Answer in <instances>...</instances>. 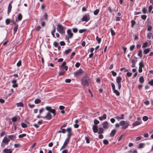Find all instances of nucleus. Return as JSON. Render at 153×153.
<instances>
[{
  "label": "nucleus",
  "instance_id": "58",
  "mask_svg": "<svg viewBox=\"0 0 153 153\" xmlns=\"http://www.w3.org/2000/svg\"><path fill=\"white\" fill-rule=\"evenodd\" d=\"M51 109V108L50 106H46L45 107V109L47 110L48 111H50Z\"/></svg>",
  "mask_w": 153,
  "mask_h": 153
},
{
  "label": "nucleus",
  "instance_id": "46",
  "mask_svg": "<svg viewBox=\"0 0 153 153\" xmlns=\"http://www.w3.org/2000/svg\"><path fill=\"white\" fill-rule=\"evenodd\" d=\"M28 105L29 107L30 108H33L35 106V105L31 104L30 103H29L28 104Z\"/></svg>",
  "mask_w": 153,
  "mask_h": 153
},
{
  "label": "nucleus",
  "instance_id": "3",
  "mask_svg": "<svg viewBox=\"0 0 153 153\" xmlns=\"http://www.w3.org/2000/svg\"><path fill=\"white\" fill-rule=\"evenodd\" d=\"M66 28L65 27L63 26L60 24H59L57 25L56 29L57 31L60 34H63L65 33Z\"/></svg>",
  "mask_w": 153,
  "mask_h": 153
},
{
  "label": "nucleus",
  "instance_id": "47",
  "mask_svg": "<svg viewBox=\"0 0 153 153\" xmlns=\"http://www.w3.org/2000/svg\"><path fill=\"white\" fill-rule=\"evenodd\" d=\"M142 11L143 13L146 14L147 12V10L145 7H143L142 9Z\"/></svg>",
  "mask_w": 153,
  "mask_h": 153
},
{
  "label": "nucleus",
  "instance_id": "26",
  "mask_svg": "<svg viewBox=\"0 0 153 153\" xmlns=\"http://www.w3.org/2000/svg\"><path fill=\"white\" fill-rule=\"evenodd\" d=\"M144 81V79L143 76H141L140 77L139 79V81L141 83H143Z\"/></svg>",
  "mask_w": 153,
  "mask_h": 153
},
{
  "label": "nucleus",
  "instance_id": "62",
  "mask_svg": "<svg viewBox=\"0 0 153 153\" xmlns=\"http://www.w3.org/2000/svg\"><path fill=\"white\" fill-rule=\"evenodd\" d=\"M65 39L67 41V42H68V43H70V41H69V39H70V38H69V37H67V36H66L65 37Z\"/></svg>",
  "mask_w": 153,
  "mask_h": 153
},
{
  "label": "nucleus",
  "instance_id": "44",
  "mask_svg": "<svg viewBox=\"0 0 153 153\" xmlns=\"http://www.w3.org/2000/svg\"><path fill=\"white\" fill-rule=\"evenodd\" d=\"M10 19H7L5 20V22L7 25H9L10 23Z\"/></svg>",
  "mask_w": 153,
  "mask_h": 153
},
{
  "label": "nucleus",
  "instance_id": "14",
  "mask_svg": "<svg viewBox=\"0 0 153 153\" xmlns=\"http://www.w3.org/2000/svg\"><path fill=\"white\" fill-rule=\"evenodd\" d=\"M11 82L13 84L12 85L13 88H16L18 87V85L16 83L17 80H13Z\"/></svg>",
  "mask_w": 153,
  "mask_h": 153
},
{
  "label": "nucleus",
  "instance_id": "50",
  "mask_svg": "<svg viewBox=\"0 0 153 153\" xmlns=\"http://www.w3.org/2000/svg\"><path fill=\"white\" fill-rule=\"evenodd\" d=\"M135 45H134L131 46L130 47L129 49L131 51H132L134 48Z\"/></svg>",
  "mask_w": 153,
  "mask_h": 153
},
{
  "label": "nucleus",
  "instance_id": "51",
  "mask_svg": "<svg viewBox=\"0 0 153 153\" xmlns=\"http://www.w3.org/2000/svg\"><path fill=\"white\" fill-rule=\"evenodd\" d=\"M147 45H148V43L146 42H145L143 44V46H142V48H146V47H147Z\"/></svg>",
  "mask_w": 153,
  "mask_h": 153
},
{
  "label": "nucleus",
  "instance_id": "16",
  "mask_svg": "<svg viewBox=\"0 0 153 153\" xmlns=\"http://www.w3.org/2000/svg\"><path fill=\"white\" fill-rule=\"evenodd\" d=\"M72 49L71 48L68 49L67 50H65L64 52L63 53L64 55H68V54L71 51Z\"/></svg>",
  "mask_w": 153,
  "mask_h": 153
},
{
  "label": "nucleus",
  "instance_id": "2",
  "mask_svg": "<svg viewBox=\"0 0 153 153\" xmlns=\"http://www.w3.org/2000/svg\"><path fill=\"white\" fill-rule=\"evenodd\" d=\"M90 79L87 76H84L81 79V84L83 86L88 87Z\"/></svg>",
  "mask_w": 153,
  "mask_h": 153
},
{
  "label": "nucleus",
  "instance_id": "4",
  "mask_svg": "<svg viewBox=\"0 0 153 153\" xmlns=\"http://www.w3.org/2000/svg\"><path fill=\"white\" fill-rule=\"evenodd\" d=\"M90 16L89 13L86 14L84 15L82 19V22H88L90 20Z\"/></svg>",
  "mask_w": 153,
  "mask_h": 153
},
{
  "label": "nucleus",
  "instance_id": "10",
  "mask_svg": "<svg viewBox=\"0 0 153 153\" xmlns=\"http://www.w3.org/2000/svg\"><path fill=\"white\" fill-rule=\"evenodd\" d=\"M10 141V139H9L8 137H5L2 140V142L6 145H7Z\"/></svg>",
  "mask_w": 153,
  "mask_h": 153
},
{
  "label": "nucleus",
  "instance_id": "11",
  "mask_svg": "<svg viewBox=\"0 0 153 153\" xmlns=\"http://www.w3.org/2000/svg\"><path fill=\"white\" fill-rule=\"evenodd\" d=\"M67 131L68 132L67 134L68 138H70L71 137L72 135V134L71 132L72 129L71 128H68L67 129Z\"/></svg>",
  "mask_w": 153,
  "mask_h": 153
},
{
  "label": "nucleus",
  "instance_id": "30",
  "mask_svg": "<svg viewBox=\"0 0 153 153\" xmlns=\"http://www.w3.org/2000/svg\"><path fill=\"white\" fill-rule=\"evenodd\" d=\"M139 146L138 147V148H142L144 147L145 146L144 143H140L139 144Z\"/></svg>",
  "mask_w": 153,
  "mask_h": 153
},
{
  "label": "nucleus",
  "instance_id": "19",
  "mask_svg": "<svg viewBox=\"0 0 153 153\" xmlns=\"http://www.w3.org/2000/svg\"><path fill=\"white\" fill-rule=\"evenodd\" d=\"M3 152L5 153H12V151L11 149H5L3 150Z\"/></svg>",
  "mask_w": 153,
  "mask_h": 153
},
{
  "label": "nucleus",
  "instance_id": "8",
  "mask_svg": "<svg viewBox=\"0 0 153 153\" xmlns=\"http://www.w3.org/2000/svg\"><path fill=\"white\" fill-rule=\"evenodd\" d=\"M41 117L43 119H46L48 120H50L52 118V116L50 113L48 112L47 113V114L43 117Z\"/></svg>",
  "mask_w": 153,
  "mask_h": 153
},
{
  "label": "nucleus",
  "instance_id": "38",
  "mask_svg": "<svg viewBox=\"0 0 153 153\" xmlns=\"http://www.w3.org/2000/svg\"><path fill=\"white\" fill-rule=\"evenodd\" d=\"M96 39L98 42V44H100L101 41V39L99 38L98 36H97L96 38Z\"/></svg>",
  "mask_w": 153,
  "mask_h": 153
},
{
  "label": "nucleus",
  "instance_id": "64",
  "mask_svg": "<svg viewBox=\"0 0 153 153\" xmlns=\"http://www.w3.org/2000/svg\"><path fill=\"white\" fill-rule=\"evenodd\" d=\"M80 66V64L79 62H77L76 63L75 66L76 68H79Z\"/></svg>",
  "mask_w": 153,
  "mask_h": 153
},
{
  "label": "nucleus",
  "instance_id": "60",
  "mask_svg": "<svg viewBox=\"0 0 153 153\" xmlns=\"http://www.w3.org/2000/svg\"><path fill=\"white\" fill-rule=\"evenodd\" d=\"M148 83L151 86H153V79L149 82Z\"/></svg>",
  "mask_w": 153,
  "mask_h": 153
},
{
  "label": "nucleus",
  "instance_id": "7",
  "mask_svg": "<svg viewBox=\"0 0 153 153\" xmlns=\"http://www.w3.org/2000/svg\"><path fill=\"white\" fill-rule=\"evenodd\" d=\"M137 61V58L134 56L131 60L132 65L131 67L132 68H134L135 67V65Z\"/></svg>",
  "mask_w": 153,
  "mask_h": 153
},
{
  "label": "nucleus",
  "instance_id": "6",
  "mask_svg": "<svg viewBox=\"0 0 153 153\" xmlns=\"http://www.w3.org/2000/svg\"><path fill=\"white\" fill-rule=\"evenodd\" d=\"M111 85L114 93L117 96H119L120 95V93L117 90L115 89V85L114 83H111Z\"/></svg>",
  "mask_w": 153,
  "mask_h": 153
},
{
  "label": "nucleus",
  "instance_id": "52",
  "mask_svg": "<svg viewBox=\"0 0 153 153\" xmlns=\"http://www.w3.org/2000/svg\"><path fill=\"white\" fill-rule=\"evenodd\" d=\"M21 126L23 128H26L27 126V125L24 123H22L21 124Z\"/></svg>",
  "mask_w": 153,
  "mask_h": 153
},
{
  "label": "nucleus",
  "instance_id": "54",
  "mask_svg": "<svg viewBox=\"0 0 153 153\" xmlns=\"http://www.w3.org/2000/svg\"><path fill=\"white\" fill-rule=\"evenodd\" d=\"M141 18L142 19L145 20L147 18V16L146 15H143L141 16Z\"/></svg>",
  "mask_w": 153,
  "mask_h": 153
},
{
  "label": "nucleus",
  "instance_id": "55",
  "mask_svg": "<svg viewBox=\"0 0 153 153\" xmlns=\"http://www.w3.org/2000/svg\"><path fill=\"white\" fill-rule=\"evenodd\" d=\"M86 30V29H83L79 30V32L80 33H82Z\"/></svg>",
  "mask_w": 153,
  "mask_h": 153
},
{
  "label": "nucleus",
  "instance_id": "28",
  "mask_svg": "<svg viewBox=\"0 0 153 153\" xmlns=\"http://www.w3.org/2000/svg\"><path fill=\"white\" fill-rule=\"evenodd\" d=\"M12 7V5H8V10H7V14L8 15L11 12V8Z\"/></svg>",
  "mask_w": 153,
  "mask_h": 153
},
{
  "label": "nucleus",
  "instance_id": "15",
  "mask_svg": "<svg viewBox=\"0 0 153 153\" xmlns=\"http://www.w3.org/2000/svg\"><path fill=\"white\" fill-rule=\"evenodd\" d=\"M124 114H121L120 116L118 115L114 117L117 120L123 119H124Z\"/></svg>",
  "mask_w": 153,
  "mask_h": 153
},
{
  "label": "nucleus",
  "instance_id": "63",
  "mask_svg": "<svg viewBox=\"0 0 153 153\" xmlns=\"http://www.w3.org/2000/svg\"><path fill=\"white\" fill-rule=\"evenodd\" d=\"M111 73L113 76H115L117 75V73L113 71H111Z\"/></svg>",
  "mask_w": 153,
  "mask_h": 153
},
{
  "label": "nucleus",
  "instance_id": "36",
  "mask_svg": "<svg viewBox=\"0 0 153 153\" xmlns=\"http://www.w3.org/2000/svg\"><path fill=\"white\" fill-rule=\"evenodd\" d=\"M85 140H86V143H90V139L89 137L88 136L85 137Z\"/></svg>",
  "mask_w": 153,
  "mask_h": 153
},
{
  "label": "nucleus",
  "instance_id": "42",
  "mask_svg": "<svg viewBox=\"0 0 153 153\" xmlns=\"http://www.w3.org/2000/svg\"><path fill=\"white\" fill-rule=\"evenodd\" d=\"M99 120H97L96 119H94V125H97L99 123Z\"/></svg>",
  "mask_w": 153,
  "mask_h": 153
},
{
  "label": "nucleus",
  "instance_id": "40",
  "mask_svg": "<svg viewBox=\"0 0 153 153\" xmlns=\"http://www.w3.org/2000/svg\"><path fill=\"white\" fill-rule=\"evenodd\" d=\"M26 136V134H21L19 135V138H22L24 137H25Z\"/></svg>",
  "mask_w": 153,
  "mask_h": 153
},
{
  "label": "nucleus",
  "instance_id": "34",
  "mask_svg": "<svg viewBox=\"0 0 153 153\" xmlns=\"http://www.w3.org/2000/svg\"><path fill=\"white\" fill-rule=\"evenodd\" d=\"M41 102V100L40 99H37L35 100L34 102L36 104H38Z\"/></svg>",
  "mask_w": 153,
  "mask_h": 153
},
{
  "label": "nucleus",
  "instance_id": "33",
  "mask_svg": "<svg viewBox=\"0 0 153 153\" xmlns=\"http://www.w3.org/2000/svg\"><path fill=\"white\" fill-rule=\"evenodd\" d=\"M137 55L141 58L142 57V51L141 50H140L139 51Z\"/></svg>",
  "mask_w": 153,
  "mask_h": 153
},
{
  "label": "nucleus",
  "instance_id": "12",
  "mask_svg": "<svg viewBox=\"0 0 153 153\" xmlns=\"http://www.w3.org/2000/svg\"><path fill=\"white\" fill-rule=\"evenodd\" d=\"M102 125L103 128L105 129H107L108 128L109 124L107 121H105L103 122L102 124Z\"/></svg>",
  "mask_w": 153,
  "mask_h": 153
},
{
  "label": "nucleus",
  "instance_id": "39",
  "mask_svg": "<svg viewBox=\"0 0 153 153\" xmlns=\"http://www.w3.org/2000/svg\"><path fill=\"white\" fill-rule=\"evenodd\" d=\"M131 27H133L134 25H135L136 23V22L134 20H132L131 21Z\"/></svg>",
  "mask_w": 153,
  "mask_h": 153
},
{
  "label": "nucleus",
  "instance_id": "32",
  "mask_svg": "<svg viewBox=\"0 0 153 153\" xmlns=\"http://www.w3.org/2000/svg\"><path fill=\"white\" fill-rule=\"evenodd\" d=\"M150 51V48H148L145 49L144 51V53L145 54H147Z\"/></svg>",
  "mask_w": 153,
  "mask_h": 153
},
{
  "label": "nucleus",
  "instance_id": "48",
  "mask_svg": "<svg viewBox=\"0 0 153 153\" xmlns=\"http://www.w3.org/2000/svg\"><path fill=\"white\" fill-rule=\"evenodd\" d=\"M103 143L106 145H108V144L109 142L107 140H103Z\"/></svg>",
  "mask_w": 153,
  "mask_h": 153
},
{
  "label": "nucleus",
  "instance_id": "1",
  "mask_svg": "<svg viewBox=\"0 0 153 153\" xmlns=\"http://www.w3.org/2000/svg\"><path fill=\"white\" fill-rule=\"evenodd\" d=\"M120 126H122L121 128L123 130H125L129 126V123L128 122H126L124 120H122L120 121L119 124L117 123L115 125V127L117 128H119Z\"/></svg>",
  "mask_w": 153,
  "mask_h": 153
},
{
  "label": "nucleus",
  "instance_id": "37",
  "mask_svg": "<svg viewBox=\"0 0 153 153\" xmlns=\"http://www.w3.org/2000/svg\"><path fill=\"white\" fill-rule=\"evenodd\" d=\"M110 30L111 35L113 36H115V33L114 32L112 28H111L110 29Z\"/></svg>",
  "mask_w": 153,
  "mask_h": 153
},
{
  "label": "nucleus",
  "instance_id": "21",
  "mask_svg": "<svg viewBox=\"0 0 153 153\" xmlns=\"http://www.w3.org/2000/svg\"><path fill=\"white\" fill-rule=\"evenodd\" d=\"M107 115L106 114H104L102 116L99 117V119L100 121L105 120L106 118Z\"/></svg>",
  "mask_w": 153,
  "mask_h": 153
},
{
  "label": "nucleus",
  "instance_id": "20",
  "mask_svg": "<svg viewBox=\"0 0 153 153\" xmlns=\"http://www.w3.org/2000/svg\"><path fill=\"white\" fill-rule=\"evenodd\" d=\"M22 15L21 13H19L18 14L17 19H16V21L18 22L19 21H20L22 20Z\"/></svg>",
  "mask_w": 153,
  "mask_h": 153
},
{
  "label": "nucleus",
  "instance_id": "31",
  "mask_svg": "<svg viewBox=\"0 0 153 153\" xmlns=\"http://www.w3.org/2000/svg\"><path fill=\"white\" fill-rule=\"evenodd\" d=\"M104 131V130L103 128H100L99 129V131L98 132V133L99 134H101L103 133Z\"/></svg>",
  "mask_w": 153,
  "mask_h": 153
},
{
  "label": "nucleus",
  "instance_id": "13",
  "mask_svg": "<svg viewBox=\"0 0 153 153\" xmlns=\"http://www.w3.org/2000/svg\"><path fill=\"white\" fill-rule=\"evenodd\" d=\"M8 137L10 139V140H14L16 138V134L9 135L8 136Z\"/></svg>",
  "mask_w": 153,
  "mask_h": 153
},
{
  "label": "nucleus",
  "instance_id": "18",
  "mask_svg": "<svg viewBox=\"0 0 153 153\" xmlns=\"http://www.w3.org/2000/svg\"><path fill=\"white\" fill-rule=\"evenodd\" d=\"M142 123L141 121H136L134 122L132 124V126L134 127L139 125H140Z\"/></svg>",
  "mask_w": 153,
  "mask_h": 153
},
{
  "label": "nucleus",
  "instance_id": "29",
  "mask_svg": "<svg viewBox=\"0 0 153 153\" xmlns=\"http://www.w3.org/2000/svg\"><path fill=\"white\" fill-rule=\"evenodd\" d=\"M16 105L18 107L24 106V104L23 103L21 102L17 103Z\"/></svg>",
  "mask_w": 153,
  "mask_h": 153
},
{
  "label": "nucleus",
  "instance_id": "45",
  "mask_svg": "<svg viewBox=\"0 0 153 153\" xmlns=\"http://www.w3.org/2000/svg\"><path fill=\"white\" fill-rule=\"evenodd\" d=\"M153 7L152 5H150L148 7V11L149 13H150L152 11V9Z\"/></svg>",
  "mask_w": 153,
  "mask_h": 153
},
{
  "label": "nucleus",
  "instance_id": "27",
  "mask_svg": "<svg viewBox=\"0 0 153 153\" xmlns=\"http://www.w3.org/2000/svg\"><path fill=\"white\" fill-rule=\"evenodd\" d=\"M18 27V25H15L13 29V33L14 34H15L17 32Z\"/></svg>",
  "mask_w": 153,
  "mask_h": 153
},
{
  "label": "nucleus",
  "instance_id": "25",
  "mask_svg": "<svg viewBox=\"0 0 153 153\" xmlns=\"http://www.w3.org/2000/svg\"><path fill=\"white\" fill-rule=\"evenodd\" d=\"M51 114V113H52L53 114V116H54L56 114V110L54 109H52V108L51 110L50 111H48Z\"/></svg>",
  "mask_w": 153,
  "mask_h": 153
},
{
  "label": "nucleus",
  "instance_id": "57",
  "mask_svg": "<svg viewBox=\"0 0 153 153\" xmlns=\"http://www.w3.org/2000/svg\"><path fill=\"white\" fill-rule=\"evenodd\" d=\"M72 30L73 32L74 33H76L78 31V29L77 28H73Z\"/></svg>",
  "mask_w": 153,
  "mask_h": 153
},
{
  "label": "nucleus",
  "instance_id": "35",
  "mask_svg": "<svg viewBox=\"0 0 153 153\" xmlns=\"http://www.w3.org/2000/svg\"><path fill=\"white\" fill-rule=\"evenodd\" d=\"M100 10L99 9H97L94 10V14L95 15H97L99 13Z\"/></svg>",
  "mask_w": 153,
  "mask_h": 153
},
{
  "label": "nucleus",
  "instance_id": "43",
  "mask_svg": "<svg viewBox=\"0 0 153 153\" xmlns=\"http://www.w3.org/2000/svg\"><path fill=\"white\" fill-rule=\"evenodd\" d=\"M139 67H141V68H143L144 67V65L143 63V61H141L139 63Z\"/></svg>",
  "mask_w": 153,
  "mask_h": 153
},
{
  "label": "nucleus",
  "instance_id": "5",
  "mask_svg": "<svg viewBox=\"0 0 153 153\" xmlns=\"http://www.w3.org/2000/svg\"><path fill=\"white\" fill-rule=\"evenodd\" d=\"M84 72L83 70L81 68L75 71L74 73V75L75 77H77L80 76Z\"/></svg>",
  "mask_w": 153,
  "mask_h": 153
},
{
  "label": "nucleus",
  "instance_id": "59",
  "mask_svg": "<svg viewBox=\"0 0 153 153\" xmlns=\"http://www.w3.org/2000/svg\"><path fill=\"white\" fill-rule=\"evenodd\" d=\"M53 30L51 31V33H54L56 32V27L53 25Z\"/></svg>",
  "mask_w": 153,
  "mask_h": 153
},
{
  "label": "nucleus",
  "instance_id": "41",
  "mask_svg": "<svg viewBox=\"0 0 153 153\" xmlns=\"http://www.w3.org/2000/svg\"><path fill=\"white\" fill-rule=\"evenodd\" d=\"M43 17H44L45 19L46 20H48V15L47 13H45L44 14V15L43 16Z\"/></svg>",
  "mask_w": 153,
  "mask_h": 153
},
{
  "label": "nucleus",
  "instance_id": "17",
  "mask_svg": "<svg viewBox=\"0 0 153 153\" xmlns=\"http://www.w3.org/2000/svg\"><path fill=\"white\" fill-rule=\"evenodd\" d=\"M92 129L94 133H97L98 132V129L97 125H93Z\"/></svg>",
  "mask_w": 153,
  "mask_h": 153
},
{
  "label": "nucleus",
  "instance_id": "22",
  "mask_svg": "<svg viewBox=\"0 0 153 153\" xmlns=\"http://www.w3.org/2000/svg\"><path fill=\"white\" fill-rule=\"evenodd\" d=\"M122 79L121 77L118 76L117 77L116 81L117 84L121 83V82Z\"/></svg>",
  "mask_w": 153,
  "mask_h": 153
},
{
  "label": "nucleus",
  "instance_id": "56",
  "mask_svg": "<svg viewBox=\"0 0 153 153\" xmlns=\"http://www.w3.org/2000/svg\"><path fill=\"white\" fill-rule=\"evenodd\" d=\"M143 120L144 121H146L148 120V117L147 116H144L143 117Z\"/></svg>",
  "mask_w": 153,
  "mask_h": 153
},
{
  "label": "nucleus",
  "instance_id": "9",
  "mask_svg": "<svg viewBox=\"0 0 153 153\" xmlns=\"http://www.w3.org/2000/svg\"><path fill=\"white\" fill-rule=\"evenodd\" d=\"M67 33L68 35V36H67V37L71 39L73 37V34L72 32L71 29H68L67 31Z\"/></svg>",
  "mask_w": 153,
  "mask_h": 153
},
{
  "label": "nucleus",
  "instance_id": "53",
  "mask_svg": "<svg viewBox=\"0 0 153 153\" xmlns=\"http://www.w3.org/2000/svg\"><path fill=\"white\" fill-rule=\"evenodd\" d=\"M17 118L16 117H14L12 118V120L13 122H15L17 121Z\"/></svg>",
  "mask_w": 153,
  "mask_h": 153
},
{
  "label": "nucleus",
  "instance_id": "23",
  "mask_svg": "<svg viewBox=\"0 0 153 153\" xmlns=\"http://www.w3.org/2000/svg\"><path fill=\"white\" fill-rule=\"evenodd\" d=\"M70 138H67L64 143L63 144L64 146H66V145L69 143L70 141Z\"/></svg>",
  "mask_w": 153,
  "mask_h": 153
},
{
  "label": "nucleus",
  "instance_id": "49",
  "mask_svg": "<svg viewBox=\"0 0 153 153\" xmlns=\"http://www.w3.org/2000/svg\"><path fill=\"white\" fill-rule=\"evenodd\" d=\"M75 53L74 52H73L71 53V55H70V59H72L73 58V56H75Z\"/></svg>",
  "mask_w": 153,
  "mask_h": 153
},
{
  "label": "nucleus",
  "instance_id": "61",
  "mask_svg": "<svg viewBox=\"0 0 153 153\" xmlns=\"http://www.w3.org/2000/svg\"><path fill=\"white\" fill-rule=\"evenodd\" d=\"M22 61L21 60L19 61L17 64V66L18 67H19L21 65Z\"/></svg>",
  "mask_w": 153,
  "mask_h": 153
},
{
  "label": "nucleus",
  "instance_id": "24",
  "mask_svg": "<svg viewBox=\"0 0 153 153\" xmlns=\"http://www.w3.org/2000/svg\"><path fill=\"white\" fill-rule=\"evenodd\" d=\"M116 132V131L115 129L112 130L111 133L110 134V136L111 137H113L115 134Z\"/></svg>",
  "mask_w": 153,
  "mask_h": 153
}]
</instances>
